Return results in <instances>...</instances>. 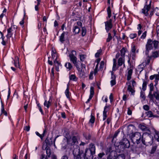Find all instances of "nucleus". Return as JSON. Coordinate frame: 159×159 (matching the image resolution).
<instances>
[{
  "label": "nucleus",
  "mask_w": 159,
  "mask_h": 159,
  "mask_svg": "<svg viewBox=\"0 0 159 159\" xmlns=\"http://www.w3.org/2000/svg\"><path fill=\"white\" fill-rule=\"evenodd\" d=\"M105 155V154L103 152H102V153H100L98 155V157L100 158H101L102 157Z\"/></svg>",
  "instance_id": "69168bd1"
},
{
  "label": "nucleus",
  "mask_w": 159,
  "mask_h": 159,
  "mask_svg": "<svg viewBox=\"0 0 159 159\" xmlns=\"http://www.w3.org/2000/svg\"><path fill=\"white\" fill-rule=\"evenodd\" d=\"M102 52V50L101 49H100L98 51V52L95 54V56L96 57H98L101 54Z\"/></svg>",
  "instance_id": "79ce46f5"
},
{
  "label": "nucleus",
  "mask_w": 159,
  "mask_h": 159,
  "mask_svg": "<svg viewBox=\"0 0 159 159\" xmlns=\"http://www.w3.org/2000/svg\"><path fill=\"white\" fill-rule=\"evenodd\" d=\"M155 139L158 142H159V132L155 131L154 135Z\"/></svg>",
  "instance_id": "f704fd0d"
},
{
  "label": "nucleus",
  "mask_w": 159,
  "mask_h": 159,
  "mask_svg": "<svg viewBox=\"0 0 159 159\" xmlns=\"http://www.w3.org/2000/svg\"><path fill=\"white\" fill-rule=\"evenodd\" d=\"M147 84V82L144 80L142 85V89L143 91H145L146 90Z\"/></svg>",
  "instance_id": "c9c22d12"
},
{
  "label": "nucleus",
  "mask_w": 159,
  "mask_h": 159,
  "mask_svg": "<svg viewBox=\"0 0 159 159\" xmlns=\"http://www.w3.org/2000/svg\"><path fill=\"white\" fill-rule=\"evenodd\" d=\"M136 50V49L135 48V46H134L131 49V51L133 53V54L132 55L133 56H134L135 55V51Z\"/></svg>",
  "instance_id": "49530a36"
},
{
  "label": "nucleus",
  "mask_w": 159,
  "mask_h": 159,
  "mask_svg": "<svg viewBox=\"0 0 159 159\" xmlns=\"http://www.w3.org/2000/svg\"><path fill=\"white\" fill-rule=\"evenodd\" d=\"M86 33V30L85 27H82V35L84 36L85 35Z\"/></svg>",
  "instance_id": "58836bf2"
},
{
  "label": "nucleus",
  "mask_w": 159,
  "mask_h": 159,
  "mask_svg": "<svg viewBox=\"0 0 159 159\" xmlns=\"http://www.w3.org/2000/svg\"><path fill=\"white\" fill-rule=\"evenodd\" d=\"M61 159H68V157L66 155H64L63 156Z\"/></svg>",
  "instance_id": "774afa93"
},
{
  "label": "nucleus",
  "mask_w": 159,
  "mask_h": 159,
  "mask_svg": "<svg viewBox=\"0 0 159 159\" xmlns=\"http://www.w3.org/2000/svg\"><path fill=\"white\" fill-rule=\"evenodd\" d=\"M143 70V68L141 67L140 65L139 66L138 68L137 71H140V73Z\"/></svg>",
  "instance_id": "e2e57ef3"
},
{
  "label": "nucleus",
  "mask_w": 159,
  "mask_h": 159,
  "mask_svg": "<svg viewBox=\"0 0 159 159\" xmlns=\"http://www.w3.org/2000/svg\"><path fill=\"white\" fill-rule=\"evenodd\" d=\"M104 64V63L103 61H102L101 62L100 66V67L101 68H102L103 67Z\"/></svg>",
  "instance_id": "680f3d73"
},
{
  "label": "nucleus",
  "mask_w": 159,
  "mask_h": 159,
  "mask_svg": "<svg viewBox=\"0 0 159 159\" xmlns=\"http://www.w3.org/2000/svg\"><path fill=\"white\" fill-rule=\"evenodd\" d=\"M116 148L119 150L120 152L123 151L125 148H128L130 146V144L129 141L126 138L124 139L120 142L117 145V143L115 144Z\"/></svg>",
  "instance_id": "20e7f679"
},
{
  "label": "nucleus",
  "mask_w": 159,
  "mask_h": 159,
  "mask_svg": "<svg viewBox=\"0 0 159 159\" xmlns=\"http://www.w3.org/2000/svg\"><path fill=\"white\" fill-rule=\"evenodd\" d=\"M85 55L83 54L80 55V59L81 61H84L85 59Z\"/></svg>",
  "instance_id": "3c124183"
},
{
  "label": "nucleus",
  "mask_w": 159,
  "mask_h": 159,
  "mask_svg": "<svg viewBox=\"0 0 159 159\" xmlns=\"http://www.w3.org/2000/svg\"><path fill=\"white\" fill-rule=\"evenodd\" d=\"M127 90L129 91L130 92L131 94L132 95H134V94L135 91L134 90V89H133V87H132L131 85H128L127 88Z\"/></svg>",
  "instance_id": "5701e85b"
},
{
  "label": "nucleus",
  "mask_w": 159,
  "mask_h": 159,
  "mask_svg": "<svg viewBox=\"0 0 159 159\" xmlns=\"http://www.w3.org/2000/svg\"><path fill=\"white\" fill-rule=\"evenodd\" d=\"M69 79L70 80H72L75 81H76L78 79L75 75H70Z\"/></svg>",
  "instance_id": "bb28decb"
},
{
  "label": "nucleus",
  "mask_w": 159,
  "mask_h": 159,
  "mask_svg": "<svg viewBox=\"0 0 159 159\" xmlns=\"http://www.w3.org/2000/svg\"><path fill=\"white\" fill-rule=\"evenodd\" d=\"M131 151L134 153L139 154L141 151V148L137 147L135 144H133L131 147Z\"/></svg>",
  "instance_id": "9b49d317"
},
{
  "label": "nucleus",
  "mask_w": 159,
  "mask_h": 159,
  "mask_svg": "<svg viewBox=\"0 0 159 159\" xmlns=\"http://www.w3.org/2000/svg\"><path fill=\"white\" fill-rule=\"evenodd\" d=\"M65 66L69 70H70L72 67V65L70 62L66 63L65 64Z\"/></svg>",
  "instance_id": "473e14b6"
},
{
  "label": "nucleus",
  "mask_w": 159,
  "mask_h": 159,
  "mask_svg": "<svg viewBox=\"0 0 159 159\" xmlns=\"http://www.w3.org/2000/svg\"><path fill=\"white\" fill-rule=\"evenodd\" d=\"M157 146H152L151 149V150L150 152V154H153L155 152L157 149Z\"/></svg>",
  "instance_id": "c756f323"
},
{
  "label": "nucleus",
  "mask_w": 159,
  "mask_h": 159,
  "mask_svg": "<svg viewBox=\"0 0 159 159\" xmlns=\"http://www.w3.org/2000/svg\"><path fill=\"white\" fill-rule=\"evenodd\" d=\"M147 32L145 31L144 33H143L142 35L141 36L140 38L142 39H144L146 37L147 35Z\"/></svg>",
  "instance_id": "603ef678"
},
{
  "label": "nucleus",
  "mask_w": 159,
  "mask_h": 159,
  "mask_svg": "<svg viewBox=\"0 0 159 159\" xmlns=\"http://www.w3.org/2000/svg\"><path fill=\"white\" fill-rule=\"evenodd\" d=\"M112 22L111 19H110L109 20L105 22V29L107 32H108L113 27Z\"/></svg>",
  "instance_id": "1a4fd4ad"
},
{
  "label": "nucleus",
  "mask_w": 159,
  "mask_h": 159,
  "mask_svg": "<svg viewBox=\"0 0 159 159\" xmlns=\"http://www.w3.org/2000/svg\"><path fill=\"white\" fill-rule=\"evenodd\" d=\"M140 97L143 100L145 99V93L144 92H143L142 91H141Z\"/></svg>",
  "instance_id": "de8ad7c7"
},
{
  "label": "nucleus",
  "mask_w": 159,
  "mask_h": 159,
  "mask_svg": "<svg viewBox=\"0 0 159 159\" xmlns=\"http://www.w3.org/2000/svg\"><path fill=\"white\" fill-rule=\"evenodd\" d=\"M66 33L68 34V32H63V33L61 34V35L59 37V40L61 43H63L64 41L65 40V34Z\"/></svg>",
  "instance_id": "f3484780"
},
{
  "label": "nucleus",
  "mask_w": 159,
  "mask_h": 159,
  "mask_svg": "<svg viewBox=\"0 0 159 159\" xmlns=\"http://www.w3.org/2000/svg\"><path fill=\"white\" fill-rule=\"evenodd\" d=\"M93 71H91L89 75V79L90 80H92L93 78Z\"/></svg>",
  "instance_id": "4d7b16f0"
},
{
  "label": "nucleus",
  "mask_w": 159,
  "mask_h": 159,
  "mask_svg": "<svg viewBox=\"0 0 159 159\" xmlns=\"http://www.w3.org/2000/svg\"><path fill=\"white\" fill-rule=\"evenodd\" d=\"M112 38V36H111V34L110 33H108V38L107 39L106 41L107 42H109Z\"/></svg>",
  "instance_id": "ea45409f"
},
{
  "label": "nucleus",
  "mask_w": 159,
  "mask_h": 159,
  "mask_svg": "<svg viewBox=\"0 0 159 159\" xmlns=\"http://www.w3.org/2000/svg\"><path fill=\"white\" fill-rule=\"evenodd\" d=\"M141 141L142 143L146 146L151 145L153 142V137L149 133H144L142 137Z\"/></svg>",
  "instance_id": "7ed1b4c3"
},
{
  "label": "nucleus",
  "mask_w": 159,
  "mask_h": 159,
  "mask_svg": "<svg viewBox=\"0 0 159 159\" xmlns=\"http://www.w3.org/2000/svg\"><path fill=\"white\" fill-rule=\"evenodd\" d=\"M106 155H108L107 159H116V153L115 151L112 150L111 147H108L106 149Z\"/></svg>",
  "instance_id": "423d86ee"
},
{
  "label": "nucleus",
  "mask_w": 159,
  "mask_h": 159,
  "mask_svg": "<svg viewBox=\"0 0 159 159\" xmlns=\"http://www.w3.org/2000/svg\"><path fill=\"white\" fill-rule=\"evenodd\" d=\"M45 142L46 143V145H47V147H48V146H51L53 144L52 138L49 139H48V137H47L45 140Z\"/></svg>",
  "instance_id": "2eb2a0df"
},
{
  "label": "nucleus",
  "mask_w": 159,
  "mask_h": 159,
  "mask_svg": "<svg viewBox=\"0 0 159 159\" xmlns=\"http://www.w3.org/2000/svg\"><path fill=\"white\" fill-rule=\"evenodd\" d=\"M91 118L89 120V122L92 124H93L94 123L95 121V117L92 114L91 115Z\"/></svg>",
  "instance_id": "c03bdc74"
},
{
  "label": "nucleus",
  "mask_w": 159,
  "mask_h": 159,
  "mask_svg": "<svg viewBox=\"0 0 159 159\" xmlns=\"http://www.w3.org/2000/svg\"><path fill=\"white\" fill-rule=\"evenodd\" d=\"M159 57V51H156L152 52V55L150 56V58L155 59Z\"/></svg>",
  "instance_id": "4468645a"
},
{
  "label": "nucleus",
  "mask_w": 159,
  "mask_h": 159,
  "mask_svg": "<svg viewBox=\"0 0 159 159\" xmlns=\"http://www.w3.org/2000/svg\"><path fill=\"white\" fill-rule=\"evenodd\" d=\"M139 128L141 129L142 131L145 132H150L149 129L146 127L144 125L140 124L138 126Z\"/></svg>",
  "instance_id": "ddd939ff"
},
{
  "label": "nucleus",
  "mask_w": 159,
  "mask_h": 159,
  "mask_svg": "<svg viewBox=\"0 0 159 159\" xmlns=\"http://www.w3.org/2000/svg\"><path fill=\"white\" fill-rule=\"evenodd\" d=\"M47 131H48V129H47L46 127H45V129H44V130L43 131V133L42 134H41L43 139V137L46 135V134L47 132Z\"/></svg>",
  "instance_id": "37998d69"
},
{
  "label": "nucleus",
  "mask_w": 159,
  "mask_h": 159,
  "mask_svg": "<svg viewBox=\"0 0 159 159\" xmlns=\"http://www.w3.org/2000/svg\"><path fill=\"white\" fill-rule=\"evenodd\" d=\"M149 86L150 87V91L148 95V97L149 98L150 100H153L154 99V98L152 96V92L153 90L154 89L153 84L152 83H151L150 84Z\"/></svg>",
  "instance_id": "f8f14e48"
},
{
  "label": "nucleus",
  "mask_w": 159,
  "mask_h": 159,
  "mask_svg": "<svg viewBox=\"0 0 159 159\" xmlns=\"http://www.w3.org/2000/svg\"><path fill=\"white\" fill-rule=\"evenodd\" d=\"M51 105V103L49 101H47L45 100L44 103V105L48 109L49 108L50 106Z\"/></svg>",
  "instance_id": "72a5a7b5"
},
{
  "label": "nucleus",
  "mask_w": 159,
  "mask_h": 159,
  "mask_svg": "<svg viewBox=\"0 0 159 159\" xmlns=\"http://www.w3.org/2000/svg\"><path fill=\"white\" fill-rule=\"evenodd\" d=\"M107 11L108 14V16L107 17V19L108 20V19L110 18L111 16V11L110 6L108 7Z\"/></svg>",
  "instance_id": "393cba45"
},
{
  "label": "nucleus",
  "mask_w": 159,
  "mask_h": 159,
  "mask_svg": "<svg viewBox=\"0 0 159 159\" xmlns=\"http://www.w3.org/2000/svg\"><path fill=\"white\" fill-rule=\"evenodd\" d=\"M133 73V70L132 69H130L128 71V75L127 76V79L128 80H130L131 78V75Z\"/></svg>",
  "instance_id": "4be33fe9"
},
{
  "label": "nucleus",
  "mask_w": 159,
  "mask_h": 159,
  "mask_svg": "<svg viewBox=\"0 0 159 159\" xmlns=\"http://www.w3.org/2000/svg\"><path fill=\"white\" fill-rule=\"evenodd\" d=\"M69 84H67V88L65 91V94L66 96L68 99H70V93L69 91Z\"/></svg>",
  "instance_id": "aec40b11"
},
{
  "label": "nucleus",
  "mask_w": 159,
  "mask_h": 159,
  "mask_svg": "<svg viewBox=\"0 0 159 159\" xmlns=\"http://www.w3.org/2000/svg\"><path fill=\"white\" fill-rule=\"evenodd\" d=\"M14 63L15 67H19V65L18 61H14Z\"/></svg>",
  "instance_id": "13d9d810"
},
{
  "label": "nucleus",
  "mask_w": 159,
  "mask_h": 159,
  "mask_svg": "<svg viewBox=\"0 0 159 159\" xmlns=\"http://www.w3.org/2000/svg\"><path fill=\"white\" fill-rule=\"evenodd\" d=\"M80 29L77 26H75L73 29V31L75 34H78L80 32Z\"/></svg>",
  "instance_id": "b1692460"
},
{
  "label": "nucleus",
  "mask_w": 159,
  "mask_h": 159,
  "mask_svg": "<svg viewBox=\"0 0 159 159\" xmlns=\"http://www.w3.org/2000/svg\"><path fill=\"white\" fill-rule=\"evenodd\" d=\"M67 143L71 145H73L78 143V137L73 136L72 137L69 136L66 137Z\"/></svg>",
  "instance_id": "0eeeda50"
},
{
  "label": "nucleus",
  "mask_w": 159,
  "mask_h": 159,
  "mask_svg": "<svg viewBox=\"0 0 159 159\" xmlns=\"http://www.w3.org/2000/svg\"><path fill=\"white\" fill-rule=\"evenodd\" d=\"M137 34L136 33L131 34L129 35V37L131 39H133L136 37Z\"/></svg>",
  "instance_id": "09e8293b"
},
{
  "label": "nucleus",
  "mask_w": 159,
  "mask_h": 159,
  "mask_svg": "<svg viewBox=\"0 0 159 159\" xmlns=\"http://www.w3.org/2000/svg\"><path fill=\"white\" fill-rule=\"evenodd\" d=\"M151 1H150L149 4L148 5L146 4L144 6L143 8L142 9V13L144 14L146 16H147L149 15L148 11H149L151 7Z\"/></svg>",
  "instance_id": "6e6552de"
},
{
  "label": "nucleus",
  "mask_w": 159,
  "mask_h": 159,
  "mask_svg": "<svg viewBox=\"0 0 159 159\" xmlns=\"http://www.w3.org/2000/svg\"><path fill=\"white\" fill-rule=\"evenodd\" d=\"M111 78L112 80H116V76L114 74V73L113 72H111Z\"/></svg>",
  "instance_id": "052dcab7"
},
{
  "label": "nucleus",
  "mask_w": 159,
  "mask_h": 159,
  "mask_svg": "<svg viewBox=\"0 0 159 159\" xmlns=\"http://www.w3.org/2000/svg\"><path fill=\"white\" fill-rule=\"evenodd\" d=\"M145 114H146L147 116H148L149 118H151L152 117H157L158 116H156L153 115L152 112L150 111H148L146 112Z\"/></svg>",
  "instance_id": "6ab92c4d"
},
{
  "label": "nucleus",
  "mask_w": 159,
  "mask_h": 159,
  "mask_svg": "<svg viewBox=\"0 0 159 159\" xmlns=\"http://www.w3.org/2000/svg\"><path fill=\"white\" fill-rule=\"evenodd\" d=\"M73 64L74 65V66H75L77 68L78 71H80L81 70V68L80 67L82 65L81 63L80 62H77V61Z\"/></svg>",
  "instance_id": "412c9836"
},
{
  "label": "nucleus",
  "mask_w": 159,
  "mask_h": 159,
  "mask_svg": "<svg viewBox=\"0 0 159 159\" xmlns=\"http://www.w3.org/2000/svg\"><path fill=\"white\" fill-rule=\"evenodd\" d=\"M1 33V37L0 38H2V41L1 43L2 45L4 46H5L6 45V43L5 41L4 40V37L3 35V34L2 33Z\"/></svg>",
  "instance_id": "4c0bfd02"
},
{
  "label": "nucleus",
  "mask_w": 159,
  "mask_h": 159,
  "mask_svg": "<svg viewBox=\"0 0 159 159\" xmlns=\"http://www.w3.org/2000/svg\"><path fill=\"white\" fill-rule=\"evenodd\" d=\"M1 103L2 105V109H1V112L2 113L4 114L6 116H7V114L6 111H5L4 110V105L3 103L2 102V100H1Z\"/></svg>",
  "instance_id": "a878e982"
},
{
  "label": "nucleus",
  "mask_w": 159,
  "mask_h": 159,
  "mask_svg": "<svg viewBox=\"0 0 159 159\" xmlns=\"http://www.w3.org/2000/svg\"><path fill=\"white\" fill-rule=\"evenodd\" d=\"M68 144L67 142H66L65 144L62 143V149L64 150L66 149L67 147Z\"/></svg>",
  "instance_id": "a19ab883"
},
{
  "label": "nucleus",
  "mask_w": 159,
  "mask_h": 159,
  "mask_svg": "<svg viewBox=\"0 0 159 159\" xmlns=\"http://www.w3.org/2000/svg\"><path fill=\"white\" fill-rule=\"evenodd\" d=\"M107 108V106H105L104 108V110L103 112V120H105L107 118V111H106V108Z\"/></svg>",
  "instance_id": "7c9ffc66"
},
{
  "label": "nucleus",
  "mask_w": 159,
  "mask_h": 159,
  "mask_svg": "<svg viewBox=\"0 0 159 159\" xmlns=\"http://www.w3.org/2000/svg\"><path fill=\"white\" fill-rule=\"evenodd\" d=\"M125 157L123 154L119 155L117 156H116V159H125Z\"/></svg>",
  "instance_id": "e433bc0d"
},
{
  "label": "nucleus",
  "mask_w": 159,
  "mask_h": 159,
  "mask_svg": "<svg viewBox=\"0 0 159 159\" xmlns=\"http://www.w3.org/2000/svg\"><path fill=\"white\" fill-rule=\"evenodd\" d=\"M153 48L155 49L159 48V42L157 40L149 39L148 40L147 42L146 45L145 54L148 55L149 51L153 49Z\"/></svg>",
  "instance_id": "f03ea898"
},
{
  "label": "nucleus",
  "mask_w": 159,
  "mask_h": 159,
  "mask_svg": "<svg viewBox=\"0 0 159 159\" xmlns=\"http://www.w3.org/2000/svg\"><path fill=\"white\" fill-rule=\"evenodd\" d=\"M116 84V80H112L111 81V84L112 86L115 85Z\"/></svg>",
  "instance_id": "bf43d9fd"
},
{
  "label": "nucleus",
  "mask_w": 159,
  "mask_h": 159,
  "mask_svg": "<svg viewBox=\"0 0 159 159\" xmlns=\"http://www.w3.org/2000/svg\"><path fill=\"white\" fill-rule=\"evenodd\" d=\"M45 149L46 150V152L47 155L46 156H48V157H49L51 154V150L48 147H47Z\"/></svg>",
  "instance_id": "c85d7f7f"
},
{
  "label": "nucleus",
  "mask_w": 159,
  "mask_h": 159,
  "mask_svg": "<svg viewBox=\"0 0 159 159\" xmlns=\"http://www.w3.org/2000/svg\"><path fill=\"white\" fill-rule=\"evenodd\" d=\"M73 151L74 159H93V155L95 153V146L94 144L91 143L89 148L85 150L84 152L80 150V147L76 146Z\"/></svg>",
  "instance_id": "f257e3e1"
},
{
  "label": "nucleus",
  "mask_w": 159,
  "mask_h": 159,
  "mask_svg": "<svg viewBox=\"0 0 159 159\" xmlns=\"http://www.w3.org/2000/svg\"><path fill=\"white\" fill-rule=\"evenodd\" d=\"M123 62H124V59L122 57H120L118 60V65L121 66L123 64Z\"/></svg>",
  "instance_id": "cd10ccee"
},
{
  "label": "nucleus",
  "mask_w": 159,
  "mask_h": 159,
  "mask_svg": "<svg viewBox=\"0 0 159 159\" xmlns=\"http://www.w3.org/2000/svg\"><path fill=\"white\" fill-rule=\"evenodd\" d=\"M85 137H86V139H87L89 140L91 139V136L90 135V134H87L86 135V136Z\"/></svg>",
  "instance_id": "338daca9"
},
{
  "label": "nucleus",
  "mask_w": 159,
  "mask_h": 159,
  "mask_svg": "<svg viewBox=\"0 0 159 159\" xmlns=\"http://www.w3.org/2000/svg\"><path fill=\"white\" fill-rule=\"evenodd\" d=\"M114 62H113V66L112 67V70L115 71L117 69V68H116V60L115 59H113Z\"/></svg>",
  "instance_id": "a18cd8bd"
},
{
  "label": "nucleus",
  "mask_w": 159,
  "mask_h": 159,
  "mask_svg": "<svg viewBox=\"0 0 159 159\" xmlns=\"http://www.w3.org/2000/svg\"><path fill=\"white\" fill-rule=\"evenodd\" d=\"M141 135L140 133L138 132H136L132 134L131 136V139L132 142L134 144L136 143L138 144L140 143Z\"/></svg>",
  "instance_id": "39448f33"
},
{
  "label": "nucleus",
  "mask_w": 159,
  "mask_h": 159,
  "mask_svg": "<svg viewBox=\"0 0 159 159\" xmlns=\"http://www.w3.org/2000/svg\"><path fill=\"white\" fill-rule=\"evenodd\" d=\"M76 51L72 50L71 53L69 55L70 61L73 63H74L77 61V58L76 57Z\"/></svg>",
  "instance_id": "9d476101"
},
{
  "label": "nucleus",
  "mask_w": 159,
  "mask_h": 159,
  "mask_svg": "<svg viewBox=\"0 0 159 159\" xmlns=\"http://www.w3.org/2000/svg\"><path fill=\"white\" fill-rule=\"evenodd\" d=\"M148 55V58L147 60L146 64L148 65L150 63L151 59H152V58H150V56H149Z\"/></svg>",
  "instance_id": "6e6d98bb"
},
{
  "label": "nucleus",
  "mask_w": 159,
  "mask_h": 159,
  "mask_svg": "<svg viewBox=\"0 0 159 159\" xmlns=\"http://www.w3.org/2000/svg\"><path fill=\"white\" fill-rule=\"evenodd\" d=\"M13 30H12V28L10 27L8 29L7 31V34L6 36L7 38V39H10V38L11 37L12 35V31Z\"/></svg>",
  "instance_id": "dca6fc26"
},
{
  "label": "nucleus",
  "mask_w": 159,
  "mask_h": 159,
  "mask_svg": "<svg viewBox=\"0 0 159 159\" xmlns=\"http://www.w3.org/2000/svg\"><path fill=\"white\" fill-rule=\"evenodd\" d=\"M143 109L146 111H148L149 109V107L147 105H144L143 107Z\"/></svg>",
  "instance_id": "864d4df0"
},
{
  "label": "nucleus",
  "mask_w": 159,
  "mask_h": 159,
  "mask_svg": "<svg viewBox=\"0 0 159 159\" xmlns=\"http://www.w3.org/2000/svg\"><path fill=\"white\" fill-rule=\"evenodd\" d=\"M152 96L154 98V97L156 99L159 101V92L157 90L155 91H154L152 94Z\"/></svg>",
  "instance_id": "a211bd4d"
},
{
  "label": "nucleus",
  "mask_w": 159,
  "mask_h": 159,
  "mask_svg": "<svg viewBox=\"0 0 159 159\" xmlns=\"http://www.w3.org/2000/svg\"><path fill=\"white\" fill-rule=\"evenodd\" d=\"M90 93L91 94H94V88L93 87H91L90 88Z\"/></svg>",
  "instance_id": "0e129e2a"
},
{
  "label": "nucleus",
  "mask_w": 159,
  "mask_h": 159,
  "mask_svg": "<svg viewBox=\"0 0 159 159\" xmlns=\"http://www.w3.org/2000/svg\"><path fill=\"white\" fill-rule=\"evenodd\" d=\"M154 12L155 13L156 15L157 16H159V9L156 7L154 10Z\"/></svg>",
  "instance_id": "8fccbe9b"
},
{
  "label": "nucleus",
  "mask_w": 159,
  "mask_h": 159,
  "mask_svg": "<svg viewBox=\"0 0 159 159\" xmlns=\"http://www.w3.org/2000/svg\"><path fill=\"white\" fill-rule=\"evenodd\" d=\"M126 49L124 48H122V49L120 50L121 56L122 57H124L125 56V53L126 52Z\"/></svg>",
  "instance_id": "2f4dec72"
},
{
  "label": "nucleus",
  "mask_w": 159,
  "mask_h": 159,
  "mask_svg": "<svg viewBox=\"0 0 159 159\" xmlns=\"http://www.w3.org/2000/svg\"><path fill=\"white\" fill-rule=\"evenodd\" d=\"M37 106L38 107V108L39 109V111H40L41 114H43V110L41 108V107L40 106V104L39 103L37 104Z\"/></svg>",
  "instance_id": "5fc2aeb1"
}]
</instances>
